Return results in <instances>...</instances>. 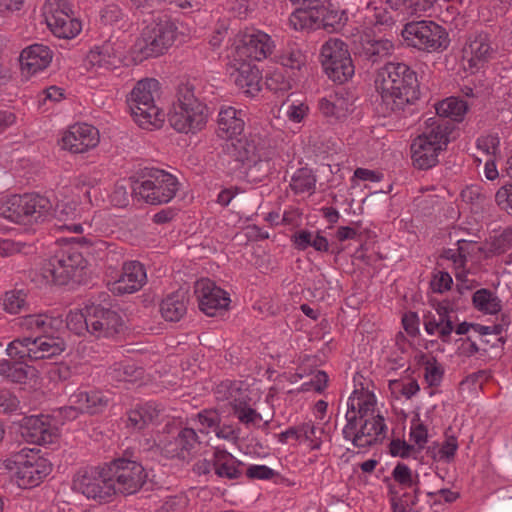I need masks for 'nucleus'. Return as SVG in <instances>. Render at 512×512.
Segmentation results:
<instances>
[{
	"mask_svg": "<svg viewBox=\"0 0 512 512\" xmlns=\"http://www.w3.org/2000/svg\"><path fill=\"white\" fill-rule=\"evenodd\" d=\"M159 37V24L153 22L142 29L140 37L128 51L125 41L118 38L95 45L86 56V64L105 70H112L121 65H136L157 54Z\"/></svg>",
	"mask_w": 512,
	"mask_h": 512,
	"instance_id": "f257e3e1",
	"label": "nucleus"
},
{
	"mask_svg": "<svg viewBox=\"0 0 512 512\" xmlns=\"http://www.w3.org/2000/svg\"><path fill=\"white\" fill-rule=\"evenodd\" d=\"M375 84L385 112H400L419 99L417 74L405 63H387L378 70Z\"/></svg>",
	"mask_w": 512,
	"mask_h": 512,
	"instance_id": "f03ea898",
	"label": "nucleus"
},
{
	"mask_svg": "<svg viewBox=\"0 0 512 512\" xmlns=\"http://www.w3.org/2000/svg\"><path fill=\"white\" fill-rule=\"evenodd\" d=\"M3 465L20 489L39 486L53 471L51 460L38 448H21L5 459Z\"/></svg>",
	"mask_w": 512,
	"mask_h": 512,
	"instance_id": "7ed1b4c3",
	"label": "nucleus"
},
{
	"mask_svg": "<svg viewBox=\"0 0 512 512\" xmlns=\"http://www.w3.org/2000/svg\"><path fill=\"white\" fill-rule=\"evenodd\" d=\"M53 214L51 200L37 193L11 195L0 201V215L17 224L38 225L50 220Z\"/></svg>",
	"mask_w": 512,
	"mask_h": 512,
	"instance_id": "20e7f679",
	"label": "nucleus"
},
{
	"mask_svg": "<svg viewBox=\"0 0 512 512\" xmlns=\"http://www.w3.org/2000/svg\"><path fill=\"white\" fill-rule=\"evenodd\" d=\"M176 101L167 113L169 125L179 133H196L206 124L204 105L195 97L194 87L181 83L176 89Z\"/></svg>",
	"mask_w": 512,
	"mask_h": 512,
	"instance_id": "39448f33",
	"label": "nucleus"
},
{
	"mask_svg": "<svg viewBox=\"0 0 512 512\" xmlns=\"http://www.w3.org/2000/svg\"><path fill=\"white\" fill-rule=\"evenodd\" d=\"M160 96V83L154 78L139 81L129 98V108L135 123L145 130L159 127L160 109L156 98Z\"/></svg>",
	"mask_w": 512,
	"mask_h": 512,
	"instance_id": "423d86ee",
	"label": "nucleus"
},
{
	"mask_svg": "<svg viewBox=\"0 0 512 512\" xmlns=\"http://www.w3.org/2000/svg\"><path fill=\"white\" fill-rule=\"evenodd\" d=\"M87 262L75 245L63 244L44 267L43 276L47 282L66 284L81 275Z\"/></svg>",
	"mask_w": 512,
	"mask_h": 512,
	"instance_id": "0eeeda50",
	"label": "nucleus"
},
{
	"mask_svg": "<svg viewBox=\"0 0 512 512\" xmlns=\"http://www.w3.org/2000/svg\"><path fill=\"white\" fill-rule=\"evenodd\" d=\"M146 477L143 466L134 460L118 458L106 466L110 495L134 494L142 487Z\"/></svg>",
	"mask_w": 512,
	"mask_h": 512,
	"instance_id": "6e6552de",
	"label": "nucleus"
},
{
	"mask_svg": "<svg viewBox=\"0 0 512 512\" xmlns=\"http://www.w3.org/2000/svg\"><path fill=\"white\" fill-rule=\"evenodd\" d=\"M66 348L65 341L59 336L48 333L35 339L23 338L10 342L6 354L13 360H38L61 354Z\"/></svg>",
	"mask_w": 512,
	"mask_h": 512,
	"instance_id": "1a4fd4ad",
	"label": "nucleus"
},
{
	"mask_svg": "<svg viewBox=\"0 0 512 512\" xmlns=\"http://www.w3.org/2000/svg\"><path fill=\"white\" fill-rule=\"evenodd\" d=\"M402 37L408 46L423 51H442L449 45L445 29L433 21H412L405 24Z\"/></svg>",
	"mask_w": 512,
	"mask_h": 512,
	"instance_id": "9d476101",
	"label": "nucleus"
},
{
	"mask_svg": "<svg viewBox=\"0 0 512 512\" xmlns=\"http://www.w3.org/2000/svg\"><path fill=\"white\" fill-rule=\"evenodd\" d=\"M322 66L328 77L342 84L348 81L355 72L347 44L340 39L331 38L321 49Z\"/></svg>",
	"mask_w": 512,
	"mask_h": 512,
	"instance_id": "9b49d317",
	"label": "nucleus"
},
{
	"mask_svg": "<svg viewBox=\"0 0 512 512\" xmlns=\"http://www.w3.org/2000/svg\"><path fill=\"white\" fill-rule=\"evenodd\" d=\"M43 16L50 31L58 38L71 39L82 30V24L74 17L67 0H46Z\"/></svg>",
	"mask_w": 512,
	"mask_h": 512,
	"instance_id": "f8f14e48",
	"label": "nucleus"
},
{
	"mask_svg": "<svg viewBox=\"0 0 512 512\" xmlns=\"http://www.w3.org/2000/svg\"><path fill=\"white\" fill-rule=\"evenodd\" d=\"M59 420L65 421L67 417L59 415V411L51 415H31L24 417L19 426L22 438L38 445L54 444L59 440Z\"/></svg>",
	"mask_w": 512,
	"mask_h": 512,
	"instance_id": "ddd939ff",
	"label": "nucleus"
},
{
	"mask_svg": "<svg viewBox=\"0 0 512 512\" xmlns=\"http://www.w3.org/2000/svg\"><path fill=\"white\" fill-rule=\"evenodd\" d=\"M164 432L167 436L162 439V455L167 458L188 460L200 445L195 430L183 428L181 422L168 421L165 424Z\"/></svg>",
	"mask_w": 512,
	"mask_h": 512,
	"instance_id": "4468645a",
	"label": "nucleus"
},
{
	"mask_svg": "<svg viewBox=\"0 0 512 512\" xmlns=\"http://www.w3.org/2000/svg\"><path fill=\"white\" fill-rule=\"evenodd\" d=\"M343 13L330 9L325 5L307 6L297 8L292 14L290 22L296 27L297 21L301 28L305 26H316L324 28L329 32L337 30L342 25Z\"/></svg>",
	"mask_w": 512,
	"mask_h": 512,
	"instance_id": "2eb2a0df",
	"label": "nucleus"
},
{
	"mask_svg": "<svg viewBox=\"0 0 512 512\" xmlns=\"http://www.w3.org/2000/svg\"><path fill=\"white\" fill-rule=\"evenodd\" d=\"M72 488L95 500H105L110 497V488L106 480V466L103 468L80 469L73 478Z\"/></svg>",
	"mask_w": 512,
	"mask_h": 512,
	"instance_id": "dca6fc26",
	"label": "nucleus"
},
{
	"mask_svg": "<svg viewBox=\"0 0 512 512\" xmlns=\"http://www.w3.org/2000/svg\"><path fill=\"white\" fill-rule=\"evenodd\" d=\"M111 393L99 390H78L70 396V406L59 410V415H64L67 420L77 417L78 411L96 414L102 412L110 403Z\"/></svg>",
	"mask_w": 512,
	"mask_h": 512,
	"instance_id": "f3484780",
	"label": "nucleus"
},
{
	"mask_svg": "<svg viewBox=\"0 0 512 512\" xmlns=\"http://www.w3.org/2000/svg\"><path fill=\"white\" fill-rule=\"evenodd\" d=\"M195 294L197 295L199 308L209 317H214L218 312L227 310L230 298L228 293L216 286L215 282L203 278L195 282Z\"/></svg>",
	"mask_w": 512,
	"mask_h": 512,
	"instance_id": "a211bd4d",
	"label": "nucleus"
},
{
	"mask_svg": "<svg viewBox=\"0 0 512 512\" xmlns=\"http://www.w3.org/2000/svg\"><path fill=\"white\" fill-rule=\"evenodd\" d=\"M80 193L83 194L90 204L100 205L104 202L103 198L101 200L97 198L98 194H100V189L98 188L81 189V191L72 192L71 195H66L60 200L55 210L56 217L60 222H63L59 226L61 229L68 231L65 224L77 223L76 220L81 218L83 209L79 206Z\"/></svg>",
	"mask_w": 512,
	"mask_h": 512,
	"instance_id": "6ab92c4d",
	"label": "nucleus"
},
{
	"mask_svg": "<svg viewBox=\"0 0 512 512\" xmlns=\"http://www.w3.org/2000/svg\"><path fill=\"white\" fill-rule=\"evenodd\" d=\"M99 140V132L95 127L86 123H77L64 132L61 144L63 149L78 154L95 148Z\"/></svg>",
	"mask_w": 512,
	"mask_h": 512,
	"instance_id": "aec40b11",
	"label": "nucleus"
},
{
	"mask_svg": "<svg viewBox=\"0 0 512 512\" xmlns=\"http://www.w3.org/2000/svg\"><path fill=\"white\" fill-rule=\"evenodd\" d=\"M121 219L109 211L101 210L94 214L90 222L65 224L72 233H85L87 236L106 237L112 235L120 226Z\"/></svg>",
	"mask_w": 512,
	"mask_h": 512,
	"instance_id": "412c9836",
	"label": "nucleus"
},
{
	"mask_svg": "<svg viewBox=\"0 0 512 512\" xmlns=\"http://www.w3.org/2000/svg\"><path fill=\"white\" fill-rule=\"evenodd\" d=\"M53 54L49 47L43 44H33L24 48L19 56L21 75L29 79L48 68Z\"/></svg>",
	"mask_w": 512,
	"mask_h": 512,
	"instance_id": "4be33fe9",
	"label": "nucleus"
},
{
	"mask_svg": "<svg viewBox=\"0 0 512 512\" xmlns=\"http://www.w3.org/2000/svg\"><path fill=\"white\" fill-rule=\"evenodd\" d=\"M273 149L258 135L242 136L224 144L228 156L243 164L250 163L258 157L260 150Z\"/></svg>",
	"mask_w": 512,
	"mask_h": 512,
	"instance_id": "5701e85b",
	"label": "nucleus"
},
{
	"mask_svg": "<svg viewBox=\"0 0 512 512\" xmlns=\"http://www.w3.org/2000/svg\"><path fill=\"white\" fill-rule=\"evenodd\" d=\"M146 281V272L142 264L130 261L123 265L119 277L110 281L109 290L116 295L131 294L138 291Z\"/></svg>",
	"mask_w": 512,
	"mask_h": 512,
	"instance_id": "b1692460",
	"label": "nucleus"
},
{
	"mask_svg": "<svg viewBox=\"0 0 512 512\" xmlns=\"http://www.w3.org/2000/svg\"><path fill=\"white\" fill-rule=\"evenodd\" d=\"M90 323V333L97 337H108L118 331L121 325L119 315L112 310L91 304L87 308Z\"/></svg>",
	"mask_w": 512,
	"mask_h": 512,
	"instance_id": "393cba45",
	"label": "nucleus"
},
{
	"mask_svg": "<svg viewBox=\"0 0 512 512\" xmlns=\"http://www.w3.org/2000/svg\"><path fill=\"white\" fill-rule=\"evenodd\" d=\"M360 428L353 437V445L360 448L370 447L385 438L386 425L381 415L360 421Z\"/></svg>",
	"mask_w": 512,
	"mask_h": 512,
	"instance_id": "a878e982",
	"label": "nucleus"
},
{
	"mask_svg": "<svg viewBox=\"0 0 512 512\" xmlns=\"http://www.w3.org/2000/svg\"><path fill=\"white\" fill-rule=\"evenodd\" d=\"M0 376L8 380L23 384L32 389H37L41 386V378L38 370L29 365H12L8 360H0Z\"/></svg>",
	"mask_w": 512,
	"mask_h": 512,
	"instance_id": "bb28decb",
	"label": "nucleus"
},
{
	"mask_svg": "<svg viewBox=\"0 0 512 512\" xmlns=\"http://www.w3.org/2000/svg\"><path fill=\"white\" fill-rule=\"evenodd\" d=\"M242 111L233 107L221 109L218 118L217 134L219 137L227 141L237 139L244 130V120Z\"/></svg>",
	"mask_w": 512,
	"mask_h": 512,
	"instance_id": "cd10ccee",
	"label": "nucleus"
},
{
	"mask_svg": "<svg viewBox=\"0 0 512 512\" xmlns=\"http://www.w3.org/2000/svg\"><path fill=\"white\" fill-rule=\"evenodd\" d=\"M239 44L237 48L242 55L254 59L262 60L270 53V46L268 44L269 36L262 32L247 33L238 35Z\"/></svg>",
	"mask_w": 512,
	"mask_h": 512,
	"instance_id": "c85d7f7f",
	"label": "nucleus"
},
{
	"mask_svg": "<svg viewBox=\"0 0 512 512\" xmlns=\"http://www.w3.org/2000/svg\"><path fill=\"white\" fill-rule=\"evenodd\" d=\"M454 129L455 125L450 119L435 116L426 121L425 130L417 138L427 140L445 149Z\"/></svg>",
	"mask_w": 512,
	"mask_h": 512,
	"instance_id": "c756f323",
	"label": "nucleus"
},
{
	"mask_svg": "<svg viewBox=\"0 0 512 512\" xmlns=\"http://www.w3.org/2000/svg\"><path fill=\"white\" fill-rule=\"evenodd\" d=\"M444 150L439 145H435L427 140L416 138L411 144L413 164L418 169H429L438 162V154Z\"/></svg>",
	"mask_w": 512,
	"mask_h": 512,
	"instance_id": "7c9ffc66",
	"label": "nucleus"
},
{
	"mask_svg": "<svg viewBox=\"0 0 512 512\" xmlns=\"http://www.w3.org/2000/svg\"><path fill=\"white\" fill-rule=\"evenodd\" d=\"M464 59L467 60L468 66L472 70H478L485 62L489 60L493 53L486 35L480 34L476 36L464 48Z\"/></svg>",
	"mask_w": 512,
	"mask_h": 512,
	"instance_id": "2f4dec72",
	"label": "nucleus"
},
{
	"mask_svg": "<svg viewBox=\"0 0 512 512\" xmlns=\"http://www.w3.org/2000/svg\"><path fill=\"white\" fill-rule=\"evenodd\" d=\"M261 79L260 70L250 63H242L234 73L236 86L250 96H255L260 91Z\"/></svg>",
	"mask_w": 512,
	"mask_h": 512,
	"instance_id": "473e14b6",
	"label": "nucleus"
},
{
	"mask_svg": "<svg viewBox=\"0 0 512 512\" xmlns=\"http://www.w3.org/2000/svg\"><path fill=\"white\" fill-rule=\"evenodd\" d=\"M188 293L180 288L162 299V318L169 322H178L187 313Z\"/></svg>",
	"mask_w": 512,
	"mask_h": 512,
	"instance_id": "72a5a7b5",
	"label": "nucleus"
},
{
	"mask_svg": "<svg viewBox=\"0 0 512 512\" xmlns=\"http://www.w3.org/2000/svg\"><path fill=\"white\" fill-rule=\"evenodd\" d=\"M274 149L260 150L258 157L247 163L246 176L251 182H261L273 169Z\"/></svg>",
	"mask_w": 512,
	"mask_h": 512,
	"instance_id": "f704fd0d",
	"label": "nucleus"
},
{
	"mask_svg": "<svg viewBox=\"0 0 512 512\" xmlns=\"http://www.w3.org/2000/svg\"><path fill=\"white\" fill-rule=\"evenodd\" d=\"M394 49L393 43L388 39H372L366 36L362 39L360 55L366 60L376 63L390 55Z\"/></svg>",
	"mask_w": 512,
	"mask_h": 512,
	"instance_id": "c9c22d12",
	"label": "nucleus"
},
{
	"mask_svg": "<svg viewBox=\"0 0 512 512\" xmlns=\"http://www.w3.org/2000/svg\"><path fill=\"white\" fill-rule=\"evenodd\" d=\"M435 109L437 117L450 119L455 125L456 122H461L463 120V117L468 110V105L463 100L451 97L438 102Z\"/></svg>",
	"mask_w": 512,
	"mask_h": 512,
	"instance_id": "e433bc0d",
	"label": "nucleus"
},
{
	"mask_svg": "<svg viewBox=\"0 0 512 512\" xmlns=\"http://www.w3.org/2000/svg\"><path fill=\"white\" fill-rule=\"evenodd\" d=\"M20 325L24 329L44 332L46 334L49 330H58L62 325V321L46 314H35L22 318Z\"/></svg>",
	"mask_w": 512,
	"mask_h": 512,
	"instance_id": "4c0bfd02",
	"label": "nucleus"
},
{
	"mask_svg": "<svg viewBox=\"0 0 512 512\" xmlns=\"http://www.w3.org/2000/svg\"><path fill=\"white\" fill-rule=\"evenodd\" d=\"M213 466L215 473L219 477L236 479L241 472L235 466V460L231 454L226 451L217 450L213 455Z\"/></svg>",
	"mask_w": 512,
	"mask_h": 512,
	"instance_id": "58836bf2",
	"label": "nucleus"
},
{
	"mask_svg": "<svg viewBox=\"0 0 512 512\" xmlns=\"http://www.w3.org/2000/svg\"><path fill=\"white\" fill-rule=\"evenodd\" d=\"M293 239L294 244L300 250H305L311 246L316 251L326 252L329 248L328 240L319 233L313 235L310 231L300 230L293 235Z\"/></svg>",
	"mask_w": 512,
	"mask_h": 512,
	"instance_id": "ea45409f",
	"label": "nucleus"
},
{
	"mask_svg": "<svg viewBox=\"0 0 512 512\" xmlns=\"http://www.w3.org/2000/svg\"><path fill=\"white\" fill-rule=\"evenodd\" d=\"M86 305L84 308L71 309L66 315V327L76 335H83L85 332H90L89 315Z\"/></svg>",
	"mask_w": 512,
	"mask_h": 512,
	"instance_id": "a19ab883",
	"label": "nucleus"
},
{
	"mask_svg": "<svg viewBox=\"0 0 512 512\" xmlns=\"http://www.w3.org/2000/svg\"><path fill=\"white\" fill-rule=\"evenodd\" d=\"M472 302L475 308L489 314H496L502 308L500 299L490 290L484 288L473 294Z\"/></svg>",
	"mask_w": 512,
	"mask_h": 512,
	"instance_id": "79ce46f5",
	"label": "nucleus"
},
{
	"mask_svg": "<svg viewBox=\"0 0 512 512\" xmlns=\"http://www.w3.org/2000/svg\"><path fill=\"white\" fill-rule=\"evenodd\" d=\"M265 84L274 93L286 92L292 88V75L286 69H276L266 76Z\"/></svg>",
	"mask_w": 512,
	"mask_h": 512,
	"instance_id": "37998d69",
	"label": "nucleus"
},
{
	"mask_svg": "<svg viewBox=\"0 0 512 512\" xmlns=\"http://www.w3.org/2000/svg\"><path fill=\"white\" fill-rule=\"evenodd\" d=\"M316 178L308 168L298 169L291 178L290 187L295 193L314 190Z\"/></svg>",
	"mask_w": 512,
	"mask_h": 512,
	"instance_id": "c03bdc74",
	"label": "nucleus"
},
{
	"mask_svg": "<svg viewBox=\"0 0 512 512\" xmlns=\"http://www.w3.org/2000/svg\"><path fill=\"white\" fill-rule=\"evenodd\" d=\"M156 182L157 177L155 180L143 179L133 187L134 195L149 204H157L159 202V188Z\"/></svg>",
	"mask_w": 512,
	"mask_h": 512,
	"instance_id": "a18cd8bd",
	"label": "nucleus"
},
{
	"mask_svg": "<svg viewBox=\"0 0 512 512\" xmlns=\"http://www.w3.org/2000/svg\"><path fill=\"white\" fill-rule=\"evenodd\" d=\"M391 4L407 15H418L432 8L435 0H389Z\"/></svg>",
	"mask_w": 512,
	"mask_h": 512,
	"instance_id": "49530a36",
	"label": "nucleus"
},
{
	"mask_svg": "<svg viewBox=\"0 0 512 512\" xmlns=\"http://www.w3.org/2000/svg\"><path fill=\"white\" fill-rule=\"evenodd\" d=\"M1 303L7 313H19L26 305V294L23 290L7 291L2 297Z\"/></svg>",
	"mask_w": 512,
	"mask_h": 512,
	"instance_id": "de8ad7c7",
	"label": "nucleus"
},
{
	"mask_svg": "<svg viewBox=\"0 0 512 512\" xmlns=\"http://www.w3.org/2000/svg\"><path fill=\"white\" fill-rule=\"evenodd\" d=\"M424 325L426 332L430 335L438 331L440 339L445 343L449 342L450 335L454 329L452 319H428L425 321Z\"/></svg>",
	"mask_w": 512,
	"mask_h": 512,
	"instance_id": "09e8293b",
	"label": "nucleus"
},
{
	"mask_svg": "<svg viewBox=\"0 0 512 512\" xmlns=\"http://www.w3.org/2000/svg\"><path fill=\"white\" fill-rule=\"evenodd\" d=\"M345 418L347 424L343 428V435L345 439L351 440L353 442V437L357 434V427L360 426L359 415L356 413V405L355 398L350 397L347 402V407L345 411Z\"/></svg>",
	"mask_w": 512,
	"mask_h": 512,
	"instance_id": "8fccbe9b",
	"label": "nucleus"
},
{
	"mask_svg": "<svg viewBox=\"0 0 512 512\" xmlns=\"http://www.w3.org/2000/svg\"><path fill=\"white\" fill-rule=\"evenodd\" d=\"M179 188L180 182L177 177L162 169V203L171 201Z\"/></svg>",
	"mask_w": 512,
	"mask_h": 512,
	"instance_id": "3c124183",
	"label": "nucleus"
},
{
	"mask_svg": "<svg viewBox=\"0 0 512 512\" xmlns=\"http://www.w3.org/2000/svg\"><path fill=\"white\" fill-rule=\"evenodd\" d=\"M232 409L239 421L244 424H255L262 420L261 415L244 402L235 401V403L232 404Z\"/></svg>",
	"mask_w": 512,
	"mask_h": 512,
	"instance_id": "603ef678",
	"label": "nucleus"
},
{
	"mask_svg": "<svg viewBox=\"0 0 512 512\" xmlns=\"http://www.w3.org/2000/svg\"><path fill=\"white\" fill-rule=\"evenodd\" d=\"M335 98V100L322 98L319 101V109L326 117L334 116L339 118L344 114V111L347 110V108L344 107V100L339 99L337 95H335Z\"/></svg>",
	"mask_w": 512,
	"mask_h": 512,
	"instance_id": "864d4df0",
	"label": "nucleus"
},
{
	"mask_svg": "<svg viewBox=\"0 0 512 512\" xmlns=\"http://www.w3.org/2000/svg\"><path fill=\"white\" fill-rule=\"evenodd\" d=\"M512 246V228H506L499 236H496L490 243L489 252L502 254Z\"/></svg>",
	"mask_w": 512,
	"mask_h": 512,
	"instance_id": "5fc2aeb1",
	"label": "nucleus"
},
{
	"mask_svg": "<svg viewBox=\"0 0 512 512\" xmlns=\"http://www.w3.org/2000/svg\"><path fill=\"white\" fill-rule=\"evenodd\" d=\"M112 376L118 381H132L139 374L134 364L124 361L116 364L112 371Z\"/></svg>",
	"mask_w": 512,
	"mask_h": 512,
	"instance_id": "6e6d98bb",
	"label": "nucleus"
},
{
	"mask_svg": "<svg viewBox=\"0 0 512 512\" xmlns=\"http://www.w3.org/2000/svg\"><path fill=\"white\" fill-rule=\"evenodd\" d=\"M302 441H309L312 450L319 449L321 446V435L324 433L323 429H317L311 423H304L301 425Z\"/></svg>",
	"mask_w": 512,
	"mask_h": 512,
	"instance_id": "4d7b16f0",
	"label": "nucleus"
},
{
	"mask_svg": "<svg viewBox=\"0 0 512 512\" xmlns=\"http://www.w3.org/2000/svg\"><path fill=\"white\" fill-rule=\"evenodd\" d=\"M452 277L446 271H437L433 274L430 287L435 293H443L451 288Z\"/></svg>",
	"mask_w": 512,
	"mask_h": 512,
	"instance_id": "13d9d810",
	"label": "nucleus"
},
{
	"mask_svg": "<svg viewBox=\"0 0 512 512\" xmlns=\"http://www.w3.org/2000/svg\"><path fill=\"white\" fill-rule=\"evenodd\" d=\"M393 479L399 484L407 487L418 484L419 480L416 481L412 477L411 469L403 463H398L392 472Z\"/></svg>",
	"mask_w": 512,
	"mask_h": 512,
	"instance_id": "bf43d9fd",
	"label": "nucleus"
},
{
	"mask_svg": "<svg viewBox=\"0 0 512 512\" xmlns=\"http://www.w3.org/2000/svg\"><path fill=\"white\" fill-rule=\"evenodd\" d=\"M64 98L63 89L57 86H50L37 96L39 106H46L61 101Z\"/></svg>",
	"mask_w": 512,
	"mask_h": 512,
	"instance_id": "052dcab7",
	"label": "nucleus"
},
{
	"mask_svg": "<svg viewBox=\"0 0 512 512\" xmlns=\"http://www.w3.org/2000/svg\"><path fill=\"white\" fill-rule=\"evenodd\" d=\"M458 449V441L457 438L453 435H447L446 439L442 443L440 449L438 450V458L440 460L444 459L446 461H451L454 458L455 452Z\"/></svg>",
	"mask_w": 512,
	"mask_h": 512,
	"instance_id": "680f3d73",
	"label": "nucleus"
},
{
	"mask_svg": "<svg viewBox=\"0 0 512 512\" xmlns=\"http://www.w3.org/2000/svg\"><path fill=\"white\" fill-rule=\"evenodd\" d=\"M356 405V413L359 415L360 421L366 418H371L374 415V407L376 400L373 395H367L364 399H358Z\"/></svg>",
	"mask_w": 512,
	"mask_h": 512,
	"instance_id": "e2e57ef3",
	"label": "nucleus"
},
{
	"mask_svg": "<svg viewBox=\"0 0 512 512\" xmlns=\"http://www.w3.org/2000/svg\"><path fill=\"white\" fill-rule=\"evenodd\" d=\"M496 203L512 216V183L502 186L495 195Z\"/></svg>",
	"mask_w": 512,
	"mask_h": 512,
	"instance_id": "0e129e2a",
	"label": "nucleus"
},
{
	"mask_svg": "<svg viewBox=\"0 0 512 512\" xmlns=\"http://www.w3.org/2000/svg\"><path fill=\"white\" fill-rule=\"evenodd\" d=\"M110 203L112 206L115 207H125L129 203V194L127 192L126 185L122 183H117L113 191L111 192L110 196Z\"/></svg>",
	"mask_w": 512,
	"mask_h": 512,
	"instance_id": "69168bd1",
	"label": "nucleus"
},
{
	"mask_svg": "<svg viewBox=\"0 0 512 512\" xmlns=\"http://www.w3.org/2000/svg\"><path fill=\"white\" fill-rule=\"evenodd\" d=\"M499 147V139L496 136H486L477 140V148L485 153L488 158H496Z\"/></svg>",
	"mask_w": 512,
	"mask_h": 512,
	"instance_id": "338daca9",
	"label": "nucleus"
},
{
	"mask_svg": "<svg viewBox=\"0 0 512 512\" xmlns=\"http://www.w3.org/2000/svg\"><path fill=\"white\" fill-rule=\"evenodd\" d=\"M146 410L142 407L131 410L127 418V426L132 429H141L149 420Z\"/></svg>",
	"mask_w": 512,
	"mask_h": 512,
	"instance_id": "774afa93",
	"label": "nucleus"
}]
</instances>
